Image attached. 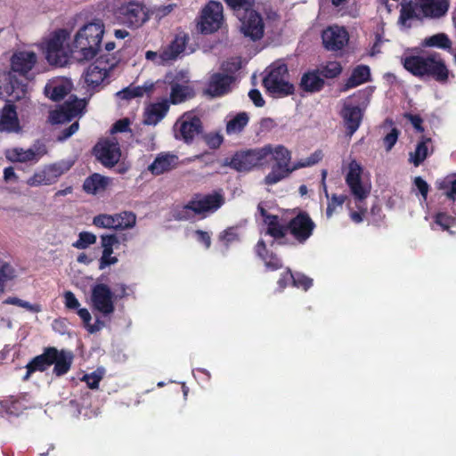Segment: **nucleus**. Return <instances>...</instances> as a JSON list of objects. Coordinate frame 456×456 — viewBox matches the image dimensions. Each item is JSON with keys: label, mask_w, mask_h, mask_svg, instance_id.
<instances>
[{"label": "nucleus", "mask_w": 456, "mask_h": 456, "mask_svg": "<svg viewBox=\"0 0 456 456\" xmlns=\"http://www.w3.org/2000/svg\"><path fill=\"white\" fill-rule=\"evenodd\" d=\"M402 64L412 76L432 79L440 85H445L454 77L445 60L437 52L404 56Z\"/></svg>", "instance_id": "obj_1"}, {"label": "nucleus", "mask_w": 456, "mask_h": 456, "mask_svg": "<svg viewBox=\"0 0 456 456\" xmlns=\"http://www.w3.org/2000/svg\"><path fill=\"white\" fill-rule=\"evenodd\" d=\"M291 151L288 148L281 144L276 145L275 163L272 165L271 171L265 176V184H276L289 177L294 171L317 164L322 159L323 153L321 150H317L309 157L301 159L294 164H291Z\"/></svg>", "instance_id": "obj_2"}, {"label": "nucleus", "mask_w": 456, "mask_h": 456, "mask_svg": "<svg viewBox=\"0 0 456 456\" xmlns=\"http://www.w3.org/2000/svg\"><path fill=\"white\" fill-rule=\"evenodd\" d=\"M104 24L95 20L85 24L74 36L71 52L78 61H89L99 53L104 35Z\"/></svg>", "instance_id": "obj_3"}, {"label": "nucleus", "mask_w": 456, "mask_h": 456, "mask_svg": "<svg viewBox=\"0 0 456 456\" xmlns=\"http://www.w3.org/2000/svg\"><path fill=\"white\" fill-rule=\"evenodd\" d=\"M276 146L266 144L264 147L237 151L231 159H225L224 166L230 167L238 172L249 171L255 167L265 165L267 158L275 163Z\"/></svg>", "instance_id": "obj_4"}, {"label": "nucleus", "mask_w": 456, "mask_h": 456, "mask_svg": "<svg viewBox=\"0 0 456 456\" xmlns=\"http://www.w3.org/2000/svg\"><path fill=\"white\" fill-rule=\"evenodd\" d=\"M119 58L114 54H100L84 71L83 78L87 90L98 91L116 68Z\"/></svg>", "instance_id": "obj_5"}, {"label": "nucleus", "mask_w": 456, "mask_h": 456, "mask_svg": "<svg viewBox=\"0 0 456 456\" xmlns=\"http://www.w3.org/2000/svg\"><path fill=\"white\" fill-rule=\"evenodd\" d=\"M289 76L288 67L284 62H274L269 67L268 74L263 78L265 89L278 96H288L294 94L295 86L286 80Z\"/></svg>", "instance_id": "obj_6"}, {"label": "nucleus", "mask_w": 456, "mask_h": 456, "mask_svg": "<svg viewBox=\"0 0 456 456\" xmlns=\"http://www.w3.org/2000/svg\"><path fill=\"white\" fill-rule=\"evenodd\" d=\"M116 15L120 23L133 28L142 26L150 19V13L144 4L136 1L121 4Z\"/></svg>", "instance_id": "obj_7"}, {"label": "nucleus", "mask_w": 456, "mask_h": 456, "mask_svg": "<svg viewBox=\"0 0 456 456\" xmlns=\"http://www.w3.org/2000/svg\"><path fill=\"white\" fill-rule=\"evenodd\" d=\"M223 4L217 1H209L200 12L198 29L205 35L217 31L223 23Z\"/></svg>", "instance_id": "obj_8"}, {"label": "nucleus", "mask_w": 456, "mask_h": 456, "mask_svg": "<svg viewBox=\"0 0 456 456\" xmlns=\"http://www.w3.org/2000/svg\"><path fill=\"white\" fill-rule=\"evenodd\" d=\"M68 37V31L64 28H61L55 31L47 40L45 56L50 64L64 66L68 63L69 54L64 48V44Z\"/></svg>", "instance_id": "obj_9"}, {"label": "nucleus", "mask_w": 456, "mask_h": 456, "mask_svg": "<svg viewBox=\"0 0 456 456\" xmlns=\"http://www.w3.org/2000/svg\"><path fill=\"white\" fill-rule=\"evenodd\" d=\"M46 153V147L43 143L34 144L28 149L12 147L6 149L4 152L7 161L24 164L27 167L36 165Z\"/></svg>", "instance_id": "obj_10"}, {"label": "nucleus", "mask_w": 456, "mask_h": 456, "mask_svg": "<svg viewBox=\"0 0 456 456\" xmlns=\"http://www.w3.org/2000/svg\"><path fill=\"white\" fill-rule=\"evenodd\" d=\"M316 225L310 217L309 214L305 211L299 212L291 218L287 224L289 233L299 244H304L313 235Z\"/></svg>", "instance_id": "obj_11"}, {"label": "nucleus", "mask_w": 456, "mask_h": 456, "mask_svg": "<svg viewBox=\"0 0 456 456\" xmlns=\"http://www.w3.org/2000/svg\"><path fill=\"white\" fill-rule=\"evenodd\" d=\"M240 31L244 37H248L252 41H257L264 36V20L262 16L252 8H246L240 15Z\"/></svg>", "instance_id": "obj_12"}, {"label": "nucleus", "mask_w": 456, "mask_h": 456, "mask_svg": "<svg viewBox=\"0 0 456 456\" xmlns=\"http://www.w3.org/2000/svg\"><path fill=\"white\" fill-rule=\"evenodd\" d=\"M178 126V131L175 134V138L183 140L185 143H191L196 135L202 133V122L200 118L191 113H184L175 123Z\"/></svg>", "instance_id": "obj_13"}, {"label": "nucleus", "mask_w": 456, "mask_h": 456, "mask_svg": "<svg viewBox=\"0 0 456 456\" xmlns=\"http://www.w3.org/2000/svg\"><path fill=\"white\" fill-rule=\"evenodd\" d=\"M323 47L330 52L342 50L349 42V34L345 27L332 25L322 32Z\"/></svg>", "instance_id": "obj_14"}, {"label": "nucleus", "mask_w": 456, "mask_h": 456, "mask_svg": "<svg viewBox=\"0 0 456 456\" xmlns=\"http://www.w3.org/2000/svg\"><path fill=\"white\" fill-rule=\"evenodd\" d=\"M362 166L353 159L348 165V172L346 175V183L356 201H363L370 194V190L365 188L362 182Z\"/></svg>", "instance_id": "obj_15"}, {"label": "nucleus", "mask_w": 456, "mask_h": 456, "mask_svg": "<svg viewBox=\"0 0 456 456\" xmlns=\"http://www.w3.org/2000/svg\"><path fill=\"white\" fill-rule=\"evenodd\" d=\"M91 300L94 308L103 315L111 314L115 311L113 293L106 284L97 283L92 288Z\"/></svg>", "instance_id": "obj_16"}, {"label": "nucleus", "mask_w": 456, "mask_h": 456, "mask_svg": "<svg viewBox=\"0 0 456 456\" xmlns=\"http://www.w3.org/2000/svg\"><path fill=\"white\" fill-rule=\"evenodd\" d=\"M224 204V197L221 192L214 191L206 195L197 194L195 199L190 200L189 208L196 215L206 212H216Z\"/></svg>", "instance_id": "obj_17"}, {"label": "nucleus", "mask_w": 456, "mask_h": 456, "mask_svg": "<svg viewBox=\"0 0 456 456\" xmlns=\"http://www.w3.org/2000/svg\"><path fill=\"white\" fill-rule=\"evenodd\" d=\"M94 155L106 167H114L120 159V149L117 142L105 140L94 147Z\"/></svg>", "instance_id": "obj_18"}, {"label": "nucleus", "mask_w": 456, "mask_h": 456, "mask_svg": "<svg viewBox=\"0 0 456 456\" xmlns=\"http://www.w3.org/2000/svg\"><path fill=\"white\" fill-rule=\"evenodd\" d=\"M346 134L352 136L360 127L363 118V110L358 105L345 102L340 111Z\"/></svg>", "instance_id": "obj_19"}, {"label": "nucleus", "mask_w": 456, "mask_h": 456, "mask_svg": "<svg viewBox=\"0 0 456 456\" xmlns=\"http://www.w3.org/2000/svg\"><path fill=\"white\" fill-rule=\"evenodd\" d=\"M27 94V84L20 81L16 75L9 74L4 83L0 85V98H6L7 102L19 101Z\"/></svg>", "instance_id": "obj_20"}, {"label": "nucleus", "mask_w": 456, "mask_h": 456, "mask_svg": "<svg viewBox=\"0 0 456 456\" xmlns=\"http://www.w3.org/2000/svg\"><path fill=\"white\" fill-rule=\"evenodd\" d=\"M416 8L423 19H440L447 13L450 0H416Z\"/></svg>", "instance_id": "obj_21"}, {"label": "nucleus", "mask_w": 456, "mask_h": 456, "mask_svg": "<svg viewBox=\"0 0 456 456\" xmlns=\"http://www.w3.org/2000/svg\"><path fill=\"white\" fill-rule=\"evenodd\" d=\"M235 77L232 75L216 72L211 75L207 88V94L212 97H219L230 91Z\"/></svg>", "instance_id": "obj_22"}, {"label": "nucleus", "mask_w": 456, "mask_h": 456, "mask_svg": "<svg viewBox=\"0 0 456 456\" xmlns=\"http://www.w3.org/2000/svg\"><path fill=\"white\" fill-rule=\"evenodd\" d=\"M37 62V55L33 52H19L12 57V69L14 73L29 79L28 74Z\"/></svg>", "instance_id": "obj_23"}, {"label": "nucleus", "mask_w": 456, "mask_h": 456, "mask_svg": "<svg viewBox=\"0 0 456 456\" xmlns=\"http://www.w3.org/2000/svg\"><path fill=\"white\" fill-rule=\"evenodd\" d=\"M255 254L264 262L267 270L277 271L283 267L281 258L274 252L267 248L263 239L258 240L254 248Z\"/></svg>", "instance_id": "obj_24"}, {"label": "nucleus", "mask_w": 456, "mask_h": 456, "mask_svg": "<svg viewBox=\"0 0 456 456\" xmlns=\"http://www.w3.org/2000/svg\"><path fill=\"white\" fill-rule=\"evenodd\" d=\"M52 350L53 346L45 347L41 354L35 356L28 362L26 374L22 378L23 381L28 380L34 372H44L53 365Z\"/></svg>", "instance_id": "obj_25"}, {"label": "nucleus", "mask_w": 456, "mask_h": 456, "mask_svg": "<svg viewBox=\"0 0 456 456\" xmlns=\"http://www.w3.org/2000/svg\"><path fill=\"white\" fill-rule=\"evenodd\" d=\"M52 358L53 359V375L56 377H62L70 370L74 358L71 352L64 349L59 350L53 346Z\"/></svg>", "instance_id": "obj_26"}, {"label": "nucleus", "mask_w": 456, "mask_h": 456, "mask_svg": "<svg viewBox=\"0 0 456 456\" xmlns=\"http://www.w3.org/2000/svg\"><path fill=\"white\" fill-rule=\"evenodd\" d=\"M188 39L189 37L186 34L175 35L170 44L159 53V56L161 61L168 62L176 60L185 50Z\"/></svg>", "instance_id": "obj_27"}, {"label": "nucleus", "mask_w": 456, "mask_h": 456, "mask_svg": "<svg viewBox=\"0 0 456 456\" xmlns=\"http://www.w3.org/2000/svg\"><path fill=\"white\" fill-rule=\"evenodd\" d=\"M112 179L99 173H94L87 176L82 185L86 194L97 195L104 192L111 184Z\"/></svg>", "instance_id": "obj_28"}, {"label": "nucleus", "mask_w": 456, "mask_h": 456, "mask_svg": "<svg viewBox=\"0 0 456 456\" xmlns=\"http://www.w3.org/2000/svg\"><path fill=\"white\" fill-rule=\"evenodd\" d=\"M20 130L15 106L13 104H6L2 109L0 115V131L18 133Z\"/></svg>", "instance_id": "obj_29"}, {"label": "nucleus", "mask_w": 456, "mask_h": 456, "mask_svg": "<svg viewBox=\"0 0 456 456\" xmlns=\"http://www.w3.org/2000/svg\"><path fill=\"white\" fill-rule=\"evenodd\" d=\"M178 157L169 152L159 154L154 161L149 166L152 175H159L172 170L177 165Z\"/></svg>", "instance_id": "obj_30"}, {"label": "nucleus", "mask_w": 456, "mask_h": 456, "mask_svg": "<svg viewBox=\"0 0 456 456\" xmlns=\"http://www.w3.org/2000/svg\"><path fill=\"white\" fill-rule=\"evenodd\" d=\"M169 106V102L167 99L151 104L144 113V124L157 125L167 115Z\"/></svg>", "instance_id": "obj_31"}, {"label": "nucleus", "mask_w": 456, "mask_h": 456, "mask_svg": "<svg viewBox=\"0 0 456 456\" xmlns=\"http://www.w3.org/2000/svg\"><path fill=\"white\" fill-rule=\"evenodd\" d=\"M170 95L169 103L180 104L187 100L192 99L195 96V90L192 86L188 85H181L176 81L170 82Z\"/></svg>", "instance_id": "obj_32"}, {"label": "nucleus", "mask_w": 456, "mask_h": 456, "mask_svg": "<svg viewBox=\"0 0 456 456\" xmlns=\"http://www.w3.org/2000/svg\"><path fill=\"white\" fill-rule=\"evenodd\" d=\"M265 224L267 226L265 234L273 238L279 245L287 244L285 237L289 233V230L287 229V224H281L280 217L277 215L271 217Z\"/></svg>", "instance_id": "obj_33"}, {"label": "nucleus", "mask_w": 456, "mask_h": 456, "mask_svg": "<svg viewBox=\"0 0 456 456\" xmlns=\"http://www.w3.org/2000/svg\"><path fill=\"white\" fill-rule=\"evenodd\" d=\"M370 69L367 65L356 66L346 81L342 91H347L370 80Z\"/></svg>", "instance_id": "obj_34"}, {"label": "nucleus", "mask_w": 456, "mask_h": 456, "mask_svg": "<svg viewBox=\"0 0 456 456\" xmlns=\"http://www.w3.org/2000/svg\"><path fill=\"white\" fill-rule=\"evenodd\" d=\"M300 88L307 93L320 92L324 86V80L315 71L305 73L299 83Z\"/></svg>", "instance_id": "obj_35"}, {"label": "nucleus", "mask_w": 456, "mask_h": 456, "mask_svg": "<svg viewBox=\"0 0 456 456\" xmlns=\"http://www.w3.org/2000/svg\"><path fill=\"white\" fill-rule=\"evenodd\" d=\"M74 162L70 160H61L50 165L45 166L49 183L53 184L73 166Z\"/></svg>", "instance_id": "obj_36"}, {"label": "nucleus", "mask_w": 456, "mask_h": 456, "mask_svg": "<svg viewBox=\"0 0 456 456\" xmlns=\"http://www.w3.org/2000/svg\"><path fill=\"white\" fill-rule=\"evenodd\" d=\"M431 142V138L422 135L419 142L417 143L415 151L410 153L409 160L413 163L415 167H419L428 156V144Z\"/></svg>", "instance_id": "obj_37"}, {"label": "nucleus", "mask_w": 456, "mask_h": 456, "mask_svg": "<svg viewBox=\"0 0 456 456\" xmlns=\"http://www.w3.org/2000/svg\"><path fill=\"white\" fill-rule=\"evenodd\" d=\"M421 45L423 47H435L448 52V50H451V46H452V42L447 34L442 32L424 38Z\"/></svg>", "instance_id": "obj_38"}, {"label": "nucleus", "mask_w": 456, "mask_h": 456, "mask_svg": "<svg viewBox=\"0 0 456 456\" xmlns=\"http://www.w3.org/2000/svg\"><path fill=\"white\" fill-rule=\"evenodd\" d=\"M412 19L419 20H423L419 8H416V2H409L402 5L399 15V23L404 27L411 28V24H408L407 22Z\"/></svg>", "instance_id": "obj_39"}, {"label": "nucleus", "mask_w": 456, "mask_h": 456, "mask_svg": "<svg viewBox=\"0 0 456 456\" xmlns=\"http://www.w3.org/2000/svg\"><path fill=\"white\" fill-rule=\"evenodd\" d=\"M249 120L246 112H240L226 124V133L228 134H235L240 133L248 125Z\"/></svg>", "instance_id": "obj_40"}, {"label": "nucleus", "mask_w": 456, "mask_h": 456, "mask_svg": "<svg viewBox=\"0 0 456 456\" xmlns=\"http://www.w3.org/2000/svg\"><path fill=\"white\" fill-rule=\"evenodd\" d=\"M117 222L118 230H127L135 226L136 215L132 211H122L117 213Z\"/></svg>", "instance_id": "obj_41"}, {"label": "nucleus", "mask_w": 456, "mask_h": 456, "mask_svg": "<svg viewBox=\"0 0 456 456\" xmlns=\"http://www.w3.org/2000/svg\"><path fill=\"white\" fill-rule=\"evenodd\" d=\"M117 214L109 215V214H100L94 217L93 224L99 228L104 229H112L115 231H118L117 222Z\"/></svg>", "instance_id": "obj_42"}, {"label": "nucleus", "mask_w": 456, "mask_h": 456, "mask_svg": "<svg viewBox=\"0 0 456 456\" xmlns=\"http://www.w3.org/2000/svg\"><path fill=\"white\" fill-rule=\"evenodd\" d=\"M342 72V66L338 61H329L320 69V74L325 78H335Z\"/></svg>", "instance_id": "obj_43"}, {"label": "nucleus", "mask_w": 456, "mask_h": 456, "mask_svg": "<svg viewBox=\"0 0 456 456\" xmlns=\"http://www.w3.org/2000/svg\"><path fill=\"white\" fill-rule=\"evenodd\" d=\"M4 305H17L32 313H39L41 311V305L38 304H30L28 301H24L16 297H8L3 302Z\"/></svg>", "instance_id": "obj_44"}, {"label": "nucleus", "mask_w": 456, "mask_h": 456, "mask_svg": "<svg viewBox=\"0 0 456 456\" xmlns=\"http://www.w3.org/2000/svg\"><path fill=\"white\" fill-rule=\"evenodd\" d=\"M96 242V236L89 232H81L72 246L78 249H85Z\"/></svg>", "instance_id": "obj_45"}, {"label": "nucleus", "mask_w": 456, "mask_h": 456, "mask_svg": "<svg viewBox=\"0 0 456 456\" xmlns=\"http://www.w3.org/2000/svg\"><path fill=\"white\" fill-rule=\"evenodd\" d=\"M219 240L222 241L226 248L235 242L240 240V235L237 232V228L234 226H231L226 228L219 234Z\"/></svg>", "instance_id": "obj_46"}, {"label": "nucleus", "mask_w": 456, "mask_h": 456, "mask_svg": "<svg viewBox=\"0 0 456 456\" xmlns=\"http://www.w3.org/2000/svg\"><path fill=\"white\" fill-rule=\"evenodd\" d=\"M71 119L72 118L69 117V114L63 106L58 110L51 111L49 114V121L53 125L63 124L70 121Z\"/></svg>", "instance_id": "obj_47"}, {"label": "nucleus", "mask_w": 456, "mask_h": 456, "mask_svg": "<svg viewBox=\"0 0 456 456\" xmlns=\"http://www.w3.org/2000/svg\"><path fill=\"white\" fill-rule=\"evenodd\" d=\"M347 197L346 195H337L332 194L328 201L327 208H326V216L327 217H331L333 213L335 212L337 207H342V205L346 200Z\"/></svg>", "instance_id": "obj_48"}, {"label": "nucleus", "mask_w": 456, "mask_h": 456, "mask_svg": "<svg viewBox=\"0 0 456 456\" xmlns=\"http://www.w3.org/2000/svg\"><path fill=\"white\" fill-rule=\"evenodd\" d=\"M176 6L175 4H169L167 5H155L148 10L150 16H154L158 20H161L162 18L167 16L169 13H171L175 7Z\"/></svg>", "instance_id": "obj_49"}, {"label": "nucleus", "mask_w": 456, "mask_h": 456, "mask_svg": "<svg viewBox=\"0 0 456 456\" xmlns=\"http://www.w3.org/2000/svg\"><path fill=\"white\" fill-rule=\"evenodd\" d=\"M27 184L31 187H37L42 184L50 185L45 168L36 172L27 180Z\"/></svg>", "instance_id": "obj_50"}, {"label": "nucleus", "mask_w": 456, "mask_h": 456, "mask_svg": "<svg viewBox=\"0 0 456 456\" xmlns=\"http://www.w3.org/2000/svg\"><path fill=\"white\" fill-rule=\"evenodd\" d=\"M145 89L142 86L126 87L118 93V95L125 100H131L136 97L143 96Z\"/></svg>", "instance_id": "obj_51"}, {"label": "nucleus", "mask_w": 456, "mask_h": 456, "mask_svg": "<svg viewBox=\"0 0 456 456\" xmlns=\"http://www.w3.org/2000/svg\"><path fill=\"white\" fill-rule=\"evenodd\" d=\"M241 69V61L240 58H233L231 60H228L224 61L222 66L221 69L224 71V74L232 75L235 74L237 71H239Z\"/></svg>", "instance_id": "obj_52"}, {"label": "nucleus", "mask_w": 456, "mask_h": 456, "mask_svg": "<svg viewBox=\"0 0 456 456\" xmlns=\"http://www.w3.org/2000/svg\"><path fill=\"white\" fill-rule=\"evenodd\" d=\"M293 286L307 290L313 286V279L300 273H293Z\"/></svg>", "instance_id": "obj_53"}, {"label": "nucleus", "mask_w": 456, "mask_h": 456, "mask_svg": "<svg viewBox=\"0 0 456 456\" xmlns=\"http://www.w3.org/2000/svg\"><path fill=\"white\" fill-rule=\"evenodd\" d=\"M224 3L237 12V16L243 13L246 8L251 5L250 0H224Z\"/></svg>", "instance_id": "obj_54"}, {"label": "nucleus", "mask_w": 456, "mask_h": 456, "mask_svg": "<svg viewBox=\"0 0 456 456\" xmlns=\"http://www.w3.org/2000/svg\"><path fill=\"white\" fill-rule=\"evenodd\" d=\"M399 134V129L393 127L391 131L387 135H385L383 138V143L387 151H390L393 149L398 140Z\"/></svg>", "instance_id": "obj_55"}, {"label": "nucleus", "mask_w": 456, "mask_h": 456, "mask_svg": "<svg viewBox=\"0 0 456 456\" xmlns=\"http://www.w3.org/2000/svg\"><path fill=\"white\" fill-rule=\"evenodd\" d=\"M13 268L7 263L0 266V287L1 291L4 290V284L7 281L13 278Z\"/></svg>", "instance_id": "obj_56"}, {"label": "nucleus", "mask_w": 456, "mask_h": 456, "mask_svg": "<svg viewBox=\"0 0 456 456\" xmlns=\"http://www.w3.org/2000/svg\"><path fill=\"white\" fill-rule=\"evenodd\" d=\"M63 107L66 109L67 112L69 114L71 118L77 117L82 110L84 107V103L82 101L74 100L73 102H67L64 103Z\"/></svg>", "instance_id": "obj_57"}, {"label": "nucleus", "mask_w": 456, "mask_h": 456, "mask_svg": "<svg viewBox=\"0 0 456 456\" xmlns=\"http://www.w3.org/2000/svg\"><path fill=\"white\" fill-rule=\"evenodd\" d=\"M435 221L443 230H449L454 224V218L452 216L442 212L436 215Z\"/></svg>", "instance_id": "obj_58"}, {"label": "nucleus", "mask_w": 456, "mask_h": 456, "mask_svg": "<svg viewBox=\"0 0 456 456\" xmlns=\"http://www.w3.org/2000/svg\"><path fill=\"white\" fill-rule=\"evenodd\" d=\"M290 282L293 284V273L290 268L287 267L286 270L281 273L277 284L279 289L283 290Z\"/></svg>", "instance_id": "obj_59"}, {"label": "nucleus", "mask_w": 456, "mask_h": 456, "mask_svg": "<svg viewBox=\"0 0 456 456\" xmlns=\"http://www.w3.org/2000/svg\"><path fill=\"white\" fill-rule=\"evenodd\" d=\"M64 304L66 308L70 310H77L80 306L79 301L71 291H66L64 293Z\"/></svg>", "instance_id": "obj_60"}, {"label": "nucleus", "mask_w": 456, "mask_h": 456, "mask_svg": "<svg viewBox=\"0 0 456 456\" xmlns=\"http://www.w3.org/2000/svg\"><path fill=\"white\" fill-rule=\"evenodd\" d=\"M102 379V376L96 372L84 375L82 380L85 381L87 387L91 389H96L99 387V383Z\"/></svg>", "instance_id": "obj_61"}, {"label": "nucleus", "mask_w": 456, "mask_h": 456, "mask_svg": "<svg viewBox=\"0 0 456 456\" xmlns=\"http://www.w3.org/2000/svg\"><path fill=\"white\" fill-rule=\"evenodd\" d=\"M101 244L110 246V248L118 247L121 244L120 238L117 234H103L101 236Z\"/></svg>", "instance_id": "obj_62"}, {"label": "nucleus", "mask_w": 456, "mask_h": 456, "mask_svg": "<svg viewBox=\"0 0 456 456\" xmlns=\"http://www.w3.org/2000/svg\"><path fill=\"white\" fill-rule=\"evenodd\" d=\"M405 118L411 122L417 132H424L423 119L419 115L408 113L405 115Z\"/></svg>", "instance_id": "obj_63"}, {"label": "nucleus", "mask_w": 456, "mask_h": 456, "mask_svg": "<svg viewBox=\"0 0 456 456\" xmlns=\"http://www.w3.org/2000/svg\"><path fill=\"white\" fill-rule=\"evenodd\" d=\"M414 184L418 188L423 199L426 200L429 190V185L428 184V183L422 177L417 176L414 179Z\"/></svg>", "instance_id": "obj_64"}]
</instances>
